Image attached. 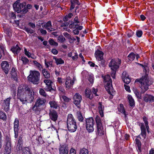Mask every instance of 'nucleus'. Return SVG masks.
Returning <instances> with one entry per match:
<instances>
[{
	"instance_id": "obj_1",
	"label": "nucleus",
	"mask_w": 154,
	"mask_h": 154,
	"mask_svg": "<svg viewBox=\"0 0 154 154\" xmlns=\"http://www.w3.org/2000/svg\"><path fill=\"white\" fill-rule=\"evenodd\" d=\"M143 67V72L145 73L144 75L140 78L137 79L135 81V82H138L140 88L141 89V93H144L149 89V86L151 85L153 82V80L152 78L149 79L147 73L149 72L148 67L146 65L137 63Z\"/></svg>"
},
{
	"instance_id": "obj_2",
	"label": "nucleus",
	"mask_w": 154,
	"mask_h": 154,
	"mask_svg": "<svg viewBox=\"0 0 154 154\" xmlns=\"http://www.w3.org/2000/svg\"><path fill=\"white\" fill-rule=\"evenodd\" d=\"M24 89L22 86L18 88L17 92V98L22 102L23 104H26L27 103H31L33 100L34 97L30 95L26 96V93L24 91Z\"/></svg>"
},
{
	"instance_id": "obj_3",
	"label": "nucleus",
	"mask_w": 154,
	"mask_h": 154,
	"mask_svg": "<svg viewBox=\"0 0 154 154\" xmlns=\"http://www.w3.org/2000/svg\"><path fill=\"white\" fill-rule=\"evenodd\" d=\"M67 125L68 130L71 132H74L77 129V126L75 121L71 114H69L68 116Z\"/></svg>"
},
{
	"instance_id": "obj_4",
	"label": "nucleus",
	"mask_w": 154,
	"mask_h": 154,
	"mask_svg": "<svg viewBox=\"0 0 154 154\" xmlns=\"http://www.w3.org/2000/svg\"><path fill=\"white\" fill-rule=\"evenodd\" d=\"M40 74L39 72L31 71L28 77V79L34 84H38L40 80Z\"/></svg>"
},
{
	"instance_id": "obj_5",
	"label": "nucleus",
	"mask_w": 154,
	"mask_h": 154,
	"mask_svg": "<svg viewBox=\"0 0 154 154\" xmlns=\"http://www.w3.org/2000/svg\"><path fill=\"white\" fill-rule=\"evenodd\" d=\"M103 79L104 80L106 83L105 86V89L108 93L112 95V97L110 96V98H112L113 91L112 86V81L110 76L109 75H107L104 76Z\"/></svg>"
},
{
	"instance_id": "obj_6",
	"label": "nucleus",
	"mask_w": 154,
	"mask_h": 154,
	"mask_svg": "<svg viewBox=\"0 0 154 154\" xmlns=\"http://www.w3.org/2000/svg\"><path fill=\"white\" fill-rule=\"evenodd\" d=\"M121 63V60L117 59H112L109 63V66L113 71L111 75L113 78H115V75L116 71L119 68Z\"/></svg>"
},
{
	"instance_id": "obj_7",
	"label": "nucleus",
	"mask_w": 154,
	"mask_h": 154,
	"mask_svg": "<svg viewBox=\"0 0 154 154\" xmlns=\"http://www.w3.org/2000/svg\"><path fill=\"white\" fill-rule=\"evenodd\" d=\"M95 120L97 125V134L99 136H102L104 134V131L101 120L98 116H96Z\"/></svg>"
},
{
	"instance_id": "obj_8",
	"label": "nucleus",
	"mask_w": 154,
	"mask_h": 154,
	"mask_svg": "<svg viewBox=\"0 0 154 154\" xmlns=\"http://www.w3.org/2000/svg\"><path fill=\"white\" fill-rule=\"evenodd\" d=\"M94 121L92 117L86 119V129L89 132H93L94 130L93 126Z\"/></svg>"
},
{
	"instance_id": "obj_9",
	"label": "nucleus",
	"mask_w": 154,
	"mask_h": 154,
	"mask_svg": "<svg viewBox=\"0 0 154 154\" xmlns=\"http://www.w3.org/2000/svg\"><path fill=\"white\" fill-rule=\"evenodd\" d=\"M73 103L78 107L80 106V103L82 100L81 95L79 93H76L73 96Z\"/></svg>"
},
{
	"instance_id": "obj_10",
	"label": "nucleus",
	"mask_w": 154,
	"mask_h": 154,
	"mask_svg": "<svg viewBox=\"0 0 154 154\" xmlns=\"http://www.w3.org/2000/svg\"><path fill=\"white\" fill-rule=\"evenodd\" d=\"M19 5V3L17 2L15 3L13 5V7L14 9L18 13H19L20 12L21 14H25L28 11L27 9L25 8H24L22 10H21L20 8V7Z\"/></svg>"
},
{
	"instance_id": "obj_11",
	"label": "nucleus",
	"mask_w": 154,
	"mask_h": 154,
	"mask_svg": "<svg viewBox=\"0 0 154 154\" xmlns=\"http://www.w3.org/2000/svg\"><path fill=\"white\" fill-rule=\"evenodd\" d=\"M49 115L50 119L55 122L57 120L58 117L57 112L55 110L50 109Z\"/></svg>"
},
{
	"instance_id": "obj_12",
	"label": "nucleus",
	"mask_w": 154,
	"mask_h": 154,
	"mask_svg": "<svg viewBox=\"0 0 154 154\" xmlns=\"http://www.w3.org/2000/svg\"><path fill=\"white\" fill-rule=\"evenodd\" d=\"M7 142L5 147V152L7 153H10L11 150V139L9 137H6Z\"/></svg>"
},
{
	"instance_id": "obj_13",
	"label": "nucleus",
	"mask_w": 154,
	"mask_h": 154,
	"mask_svg": "<svg viewBox=\"0 0 154 154\" xmlns=\"http://www.w3.org/2000/svg\"><path fill=\"white\" fill-rule=\"evenodd\" d=\"M1 66L3 70L6 74H7L10 69V67L8 62L6 61L2 62L1 63Z\"/></svg>"
},
{
	"instance_id": "obj_14",
	"label": "nucleus",
	"mask_w": 154,
	"mask_h": 154,
	"mask_svg": "<svg viewBox=\"0 0 154 154\" xmlns=\"http://www.w3.org/2000/svg\"><path fill=\"white\" fill-rule=\"evenodd\" d=\"M143 100L146 102H154V96L150 94H146L143 97Z\"/></svg>"
},
{
	"instance_id": "obj_15",
	"label": "nucleus",
	"mask_w": 154,
	"mask_h": 154,
	"mask_svg": "<svg viewBox=\"0 0 154 154\" xmlns=\"http://www.w3.org/2000/svg\"><path fill=\"white\" fill-rule=\"evenodd\" d=\"M122 79L124 82L127 84H128L131 82L130 79L126 72L124 71L122 73Z\"/></svg>"
},
{
	"instance_id": "obj_16",
	"label": "nucleus",
	"mask_w": 154,
	"mask_h": 154,
	"mask_svg": "<svg viewBox=\"0 0 154 154\" xmlns=\"http://www.w3.org/2000/svg\"><path fill=\"white\" fill-rule=\"evenodd\" d=\"M74 83L73 80L70 79L69 77L67 78L65 82V86L67 89L71 88Z\"/></svg>"
},
{
	"instance_id": "obj_17",
	"label": "nucleus",
	"mask_w": 154,
	"mask_h": 154,
	"mask_svg": "<svg viewBox=\"0 0 154 154\" xmlns=\"http://www.w3.org/2000/svg\"><path fill=\"white\" fill-rule=\"evenodd\" d=\"M95 57L98 60H101L103 58V53L100 50H97L95 54Z\"/></svg>"
},
{
	"instance_id": "obj_18",
	"label": "nucleus",
	"mask_w": 154,
	"mask_h": 154,
	"mask_svg": "<svg viewBox=\"0 0 154 154\" xmlns=\"http://www.w3.org/2000/svg\"><path fill=\"white\" fill-rule=\"evenodd\" d=\"M59 154H68V150L67 148L65 145L61 146L59 148Z\"/></svg>"
},
{
	"instance_id": "obj_19",
	"label": "nucleus",
	"mask_w": 154,
	"mask_h": 154,
	"mask_svg": "<svg viewBox=\"0 0 154 154\" xmlns=\"http://www.w3.org/2000/svg\"><path fill=\"white\" fill-rule=\"evenodd\" d=\"M85 96L86 97L90 99L93 98V94H91V90L89 88H87L85 90Z\"/></svg>"
},
{
	"instance_id": "obj_20",
	"label": "nucleus",
	"mask_w": 154,
	"mask_h": 154,
	"mask_svg": "<svg viewBox=\"0 0 154 154\" xmlns=\"http://www.w3.org/2000/svg\"><path fill=\"white\" fill-rule=\"evenodd\" d=\"M135 57H136V58L137 60L140 57V56L138 54H135L132 52L129 54L128 56V57L129 60L132 61L134 59Z\"/></svg>"
},
{
	"instance_id": "obj_21",
	"label": "nucleus",
	"mask_w": 154,
	"mask_h": 154,
	"mask_svg": "<svg viewBox=\"0 0 154 154\" xmlns=\"http://www.w3.org/2000/svg\"><path fill=\"white\" fill-rule=\"evenodd\" d=\"M49 91H52V93H54L56 88L53 82L51 80H49Z\"/></svg>"
},
{
	"instance_id": "obj_22",
	"label": "nucleus",
	"mask_w": 154,
	"mask_h": 154,
	"mask_svg": "<svg viewBox=\"0 0 154 154\" xmlns=\"http://www.w3.org/2000/svg\"><path fill=\"white\" fill-rule=\"evenodd\" d=\"M98 109L101 117H103V111L104 109V107L102 105V102H99L98 103Z\"/></svg>"
},
{
	"instance_id": "obj_23",
	"label": "nucleus",
	"mask_w": 154,
	"mask_h": 154,
	"mask_svg": "<svg viewBox=\"0 0 154 154\" xmlns=\"http://www.w3.org/2000/svg\"><path fill=\"white\" fill-rule=\"evenodd\" d=\"M22 154H32L30 149L28 147H24L20 149Z\"/></svg>"
},
{
	"instance_id": "obj_24",
	"label": "nucleus",
	"mask_w": 154,
	"mask_h": 154,
	"mask_svg": "<svg viewBox=\"0 0 154 154\" xmlns=\"http://www.w3.org/2000/svg\"><path fill=\"white\" fill-rule=\"evenodd\" d=\"M11 98H8L6 100H4L5 105L4 107L5 109L8 110L9 108V105L10 103V101Z\"/></svg>"
},
{
	"instance_id": "obj_25",
	"label": "nucleus",
	"mask_w": 154,
	"mask_h": 154,
	"mask_svg": "<svg viewBox=\"0 0 154 154\" xmlns=\"http://www.w3.org/2000/svg\"><path fill=\"white\" fill-rule=\"evenodd\" d=\"M24 89V91L26 92V91L27 92V94L28 95H30L31 94H32V95L33 96V97H34V92H32V90L31 88L28 86H27L25 87V88H23Z\"/></svg>"
},
{
	"instance_id": "obj_26",
	"label": "nucleus",
	"mask_w": 154,
	"mask_h": 154,
	"mask_svg": "<svg viewBox=\"0 0 154 154\" xmlns=\"http://www.w3.org/2000/svg\"><path fill=\"white\" fill-rule=\"evenodd\" d=\"M140 128L141 129V135L144 137V138H145L146 136V130L143 124H141Z\"/></svg>"
},
{
	"instance_id": "obj_27",
	"label": "nucleus",
	"mask_w": 154,
	"mask_h": 154,
	"mask_svg": "<svg viewBox=\"0 0 154 154\" xmlns=\"http://www.w3.org/2000/svg\"><path fill=\"white\" fill-rule=\"evenodd\" d=\"M21 50L20 48L19 47L18 45H17L15 46L14 47L11 49L12 51L15 54H17Z\"/></svg>"
},
{
	"instance_id": "obj_28",
	"label": "nucleus",
	"mask_w": 154,
	"mask_h": 154,
	"mask_svg": "<svg viewBox=\"0 0 154 154\" xmlns=\"http://www.w3.org/2000/svg\"><path fill=\"white\" fill-rule=\"evenodd\" d=\"M49 103L51 108L57 109L58 107V104L55 101H50Z\"/></svg>"
},
{
	"instance_id": "obj_29",
	"label": "nucleus",
	"mask_w": 154,
	"mask_h": 154,
	"mask_svg": "<svg viewBox=\"0 0 154 154\" xmlns=\"http://www.w3.org/2000/svg\"><path fill=\"white\" fill-rule=\"evenodd\" d=\"M18 144L19 145H17V148H18L19 150H20V149L22 148L23 139L22 137L21 136L19 137Z\"/></svg>"
},
{
	"instance_id": "obj_30",
	"label": "nucleus",
	"mask_w": 154,
	"mask_h": 154,
	"mask_svg": "<svg viewBox=\"0 0 154 154\" xmlns=\"http://www.w3.org/2000/svg\"><path fill=\"white\" fill-rule=\"evenodd\" d=\"M128 98L129 100L130 105L131 106H134L135 102L132 96L130 95H128Z\"/></svg>"
},
{
	"instance_id": "obj_31",
	"label": "nucleus",
	"mask_w": 154,
	"mask_h": 154,
	"mask_svg": "<svg viewBox=\"0 0 154 154\" xmlns=\"http://www.w3.org/2000/svg\"><path fill=\"white\" fill-rule=\"evenodd\" d=\"M118 110L119 111L123 113V114L125 115V116H126L125 109L122 104H120L119 106L118 107Z\"/></svg>"
},
{
	"instance_id": "obj_32",
	"label": "nucleus",
	"mask_w": 154,
	"mask_h": 154,
	"mask_svg": "<svg viewBox=\"0 0 154 154\" xmlns=\"http://www.w3.org/2000/svg\"><path fill=\"white\" fill-rule=\"evenodd\" d=\"M49 43L50 45L54 47H57L58 45V43L51 38L49 40Z\"/></svg>"
},
{
	"instance_id": "obj_33",
	"label": "nucleus",
	"mask_w": 154,
	"mask_h": 154,
	"mask_svg": "<svg viewBox=\"0 0 154 154\" xmlns=\"http://www.w3.org/2000/svg\"><path fill=\"white\" fill-rule=\"evenodd\" d=\"M46 101L45 100H42L40 99H37L36 103V105H38V106H40L42 105L45 103Z\"/></svg>"
},
{
	"instance_id": "obj_34",
	"label": "nucleus",
	"mask_w": 154,
	"mask_h": 154,
	"mask_svg": "<svg viewBox=\"0 0 154 154\" xmlns=\"http://www.w3.org/2000/svg\"><path fill=\"white\" fill-rule=\"evenodd\" d=\"M23 30L25 31L28 33H30L31 34L34 33L35 31L33 29L27 27H25L23 29Z\"/></svg>"
},
{
	"instance_id": "obj_35",
	"label": "nucleus",
	"mask_w": 154,
	"mask_h": 154,
	"mask_svg": "<svg viewBox=\"0 0 154 154\" xmlns=\"http://www.w3.org/2000/svg\"><path fill=\"white\" fill-rule=\"evenodd\" d=\"M19 123L18 120L16 119L14 123V130H18Z\"/></svg>"
},
{
	"instance_id": "obj_36",
	"label": "nucleus",
	"mask_w": 154,
	"mask_h": 154,
	"mask_svg": "<svg viewBox=\"0 0 154 154\" xmlns=\"http://www.w3.org/2000/svg\"><path fill=\"white\" fill-rule=\"evenodd\" d=\"M33 63H34V65L36 66L39 70H41L42 69V65L40 63L36 61H33Z\"/></svg>"
},
{
	"instance_id": "obj_37",
	"label": "nucleus",
	"mask_w": 154,
	"mask_h": 154,
	"mask_svg": "<svg viewBox=\"0 0 154 154\" xmlns=\"http://www.w3.org/2000/svg\"><path fill=\"white\" fill-rule=\"evenodd\" d=\"M11 74L12 77L14 79L16 78L17 76V73L14 68L13 67L11 69Z\"/></svg>"
},
{
	"instance_id": "obj_38",
	"label": "nucleus",
	"mask_w": 154,
	"mask_h": 154,
	"mask_svg": "<svg viewBox=\"0 0 154 154\" xmlns=\"http://www.w3.org/2000/svg\"><path fill=\"white\" fill-rule=\"evenodd\" d=\"M54 59L57 65L62 64L64 63V61L60 58H58L57 57H55Z\"/></svg>"
},
{
	"instance_id": "obj_39",
	"label": "nucleus",
	"mask_w": 154,
	"mask_h": 154,
	"mask_svg": "<svg viewBox=\"0 0 154 154\" xmlns=\"http://www.w3.org/2000/svg\"><path fill=\"white\" fill-rule=\"evenodd\" d=\"M136 144L137 145L138 147V149L139 150H140V148L141 146V143L140 141L138 139L136 138L135 140Z\"/></svg>"
},
{
	"instance_id": "obj_40",
	"label": "nucleus",
	"mask_w": 154,
	"mask_h": 154,
	"mask_svg": "<svg viewBox=\"0 0 154 154\" xmlns=\"http://www.w3.org/2000/svg\"><path fill=\"white\" fill-rule=\"evenodd\" d=\"M78 118L79 121L82 122L84 118L80 111H78L77 112Z\"/></svg>"
},
{
	"instance_id": "obj_41",
	"label": "nucleus",
	"mask_w": 154,
	"mask_h": 154,
	"mask_svg": "<svg viewBox=\"0 0 154 154\" xmlns=\"http://www.w3.org/2000/svg\"><path fill=\"white\" fill-rule=\"evenodd\" d=\"M0 119L3 120H5L6 119V115L1 111H0Z\"/></svg>"
},
{
	"instance_id": "obj_42",
	"label": "nucleus",
	"mask_w": 154,
	"mask_h": 154,
	"mask_svg": "<svg viewBox=\"0 0 154 154\" xmlns=\"http://www.w3.org/2000/svg\"><path fill=\"white\" fill-rule=\"evenodd\" d=\"M88 150L87 149L84 148L81 149L79 154H88Z\"/></svg>"
},
{
	"instance_id": "obj_43",
	"label": "nucleus",
	"mask_w": 154,
	"mask_h": 154,
	"mask_svg": "<svg viewBox=\"0 0 154 154\" xmlns=\"http://www.w3.org/2000/svg\"><path fill=\"white\" fill-rule=\"evenodd\" d=\"M134 92L138 98L140 99L141 98V94L140 93L139 91L137 89H135L134 90Z\"/></svg>"
},
{
	"instance_id": "obj_44",
	"label": "nucleus",
	"mask_w": 154,
	"mask_h": 154,
	"mask_svg": "<svg viewBox=\"0 0 154 154\" xmlns=\"http://www.w3.org/2000/svg\"><path fill=\"white\" fill-rule=\"evenodd\" d=\"M61 97L63 100V101L65 102H68L71 99L63 95Z\"/></svg>"
},
{
	"instance_id": "obj_45",
	"label": "nucleus",
	"mask_w": 154,
	"mask_h": 154,
	"mask_svg": "<svg viewBox=\"0 0 154 154\" xmlns=\"http://www.w3.org/2000/svg\"><path fill=\"white\" fill-rule=\"evenodd\" d=\"M42 73L44 76L46 78H48V72L47 71V69H44L42 70Z\"/></svg>"
},
{
	"instance_id": "obj_46",
	"label": "nucleus",
	"mask_w": 154,
	"mask_h": 154,
	"mask_svg": "<svg viewBox=\"0 0 154 154\" xmlns=\"http://www.w3.org/2000/svg\"><path fill=\"white\" fill-rule=\"evenodd\" d=\"M21 60L23 61V63L24 64H26L29 61L28 59L27 58L24 57H22Z\"/></svg>"
},
{
	"instance_id": "obj_47",
	"label": "nucleus",
	"mask_w": 154,
	"mask_h": 154,
	"mask_svg": "<svg viewBox=\"0 0 154 154\" xmlns=\"http://www.w3.org/2000/svg\"><path fill=\"white\" fill-rule=\"evenodd\" d=\"M39 93L41 95L45 97H46L47 96V94L45 92V90L43 89L42 88L40 90Z\"/></svg>"
},
{
	"instance_id": "obj_48",
	"label": "nucleus",
	"mask_w": 154,
	"mask_h": 154,
	"mask_svg": "<svg viewBox=\"0 0 154 154\" xmlns=\"http://www.w3.org/2000/svg\"><path fill=\"white\" fill-rule=\"evenodd\" d=\"M40 106H38V105H36V103L33 106L32 108V110L33 111H35V112H37L39 111V107Z\"/></svg>"
},
{
	"instance_id": "obj_49",
	"label": "nucleus",
	"mask_w": 154,
	"mask_h": 154,
	"mask_svg": "<svg viewBox=\"0 0 154 154\" xmlns=\"http://www.w3.org/2000/svg\"><path fill=\"white\" fill-rule=\"evenodd\" d=\"M49 31H50V32L54 31L55 30V29L53 28L52 27V26L51 23V21H49Z\"/></svg>"
},
{
	"instance_id": "obj_50",
	"label": "nucleus",
	"mask_w": 154,
	"mask_h": 154,
	"mask_svg": "<svg viewBox=\"0 0 154 154\" xmlns=\"http://www.w3.org/2000/svg\"><path fill=\"white\" fill-rule=\"evenodd\" d=\"M58 40L61 42H63L65 41L66 39L63 35H60L58 37Z\"/></svg>"
},
{
	"instance_id": "obj_51",
	"label": "nucleus",
	"mask_w": 154,
	"mask_h": 154,
	"mask_svg": "<svg viewBox=\"0 0 154 154\" xmlns=\"http://www.w3.org/2000/svg\"><path fill=\"white\" fill-rule=\"evenodd\" d=\"M36 140L37 141V143L38 144H42L43 143V141L42 140L41 137H38L37 139H36Z\"/></svg>"
},
{
	"instance_id": "obj_52",
	"label": "nucleus",
	"mask_w": 154,
	"mask_h": 154,
	"mask_svg": "<svg viewBox=\"0 0 154 154\" xmlns=\"http://www.w3.org/2000/svg\"><path fill=\"white\" fill-rule=\"evenodd\" d=\"M75 28H76L78 30H81L82 28V26H79L78 24L75 25Z\"/></svg>"
},
{
	"instance_id": "obj_53",
	"label": "nucleus",
	"mask_w": 154,
	"mask_h": 154,
	"mask_svg": "<svg viewBox=\"0 0 154 154\" xmlns=\"http://www.w3.org/2000/svg\"><path fill=\"white\" fill-rule=\"evenodd\" d=\"M28 25L33 29H34L35 28V24L29 22L28 24Z\"/></svg>"
},
{
	"instance_id": "obj_54",
	"label": "nucleus",
	"mask_w": 154,
	"mask_h": 154,
	"mask_svg": "<svg viewBox=\"0 0 154 154\" xmlns=\"http://www.w3.org/2000/svg\"><path fill=\"white\" fill-rule=\"evenodd\" d=\"M143 121L145 123V126H147L148 127V122L147 121V118L145 116H144L143 118Z\"/></svg>"
},
{
	"instance_id": "obj_55",
	"label": "nucleus",
	"mask_w": 154,
	"mask_h": 154,
	"mask_svg": "<svg viewBox=\"0 0 154 154\" xmlns=\"http://www.w3.org/2000/svg\"><path fill=\"white\" fill-rule=\"evenodd\" d=\"M143 34L142 31H138L136 32V35L137 37H140Z\"/></svg>"
},
{
	"instance_id": "obj_56",
	"label": "nucleus",
	"mask_w": 154,
	"mask_h": 154,
	"mask_svg": "<svg viewBox=\"0 0 154 154\" xmlns=\"http://www.w3.org/2000/svg\"><path fill=\"white\" fill-rule=\"evenodd\" d=\"M24 52L25 54L26 55L29 57H30V53L28 51H27L26 48L24 49Z\"/></svg>"
},
{
	"instance_id": "obj_57",
	"label": "nucleus",
	"mask_w": 154,
	"mask_h": 154,
	"mask_svg": "<svg viewBox=\"0 0 154 154\" xmlns=\"http://www.w3.org/2000/svg\"><path fill=\"white\" fill-rule=\"evenodd\" d=\"M68 39L69 40V42L70 43H73L76 40V39L74 37H71V36Z\"/></svg>"
},
{
	"instance_id": "obj_58",
	"label": "nucleus",
	"mask_w": 154,
	"mask_h": 154,
	"mask_svg": "<svg viewBox=\"0 0 154 154\" xmlns=\"http://www.w3.org/2000/svg\"><path fill=\"white\" fill-rule=\"evenodd\" d=\"M88 80L91 83H93L94 82V77L90 75Z\"/></svg>"
},
{
	"instance_id": "obj_59",
	"label": "nucleus",
	"mask_w": 154,
	"mask_h": 154,
	"mask_svg": "<svg viewBox=\"0 0 154 154\" xmlns=\"http://www.w3.org/2000/svg\"><path fill=\"white\" fill-rule=\"evenodd\" d=\"M63 34L66 38H67L68 39L71 36L67 32L63 33Z\"/></svg>"
},
{
	"instance_id": "obj_60",
	"label": "nucleus",
	"mask_w": 154,
	"mask_h": 154,
	"mask_svg": "<svg viewBox=\"0 0 154 154\" xmlns=\"http://www.w3.org/2000/svg\"><path fill=\"white\" fill-rule=\"evenodd\" d=\"M70 2L71 3V5L70 8V10H71L74 8L75 6L74 4L73 3V2H72V0H71Z\"/></svg>"
},
{
	"instance_id": "obj_61",
	"label": "nucleus",
	"mask_w": 154,
	"mask_h": 154,
	"mask_svg": "<svg viewBox=\"0 0 154 154\" xmlns=\"http://www.w3.org/2000/svg\"><path fill=\"white\" fill-rule=\"evenodd\" d=\"M10 17L13 19H15L16 18V16L15 14L13 12L11 13L9 15Z\"/></svg>"
},
{
	"instance_id": "obj_62",
	"label": "nucleus",
	"mask_w": 154,
	"mask_h": 154,
	"mask_svg": "<svg viewBox=\"0 0 154 154\" xmlns=\"http://www.w3.org/2000/svg\"><path fill=\"white\" fill-rule=\"evenodd\" d=\"M59 90L61 91V92L63 94H65V91L64 89V88L60 86L59 87Z\"/></svg>"
},
{
	"instance_id": "obj_63",
	"label": "nucleus",
	"mask_w": 154,
	"mask_h": 154,
	"mask_svg": "<svg viewBox=\"0 0 154 154\" xmlns=\"http://www.w3.org/2000/svg\"><path fill=\"white\" fill-rule=\"evenodd\" d=\"M97 90L95 89L94 88H92V92L93 94H94L96 96H97L98 95L97 94Z\"/></svg>"
},
{
	"instance_id": "obj_64",
	"label": "nucleus",
	"mask_w": 154,
	"mask_h": 154,
	"mask_svg": "<svg viewBox=\"0 0 154 154\" xmlns=\"http://www.w3.org/2000/svg\"><path fill=\"white\" fill-rule=\"evenodd\" d=\"M57 32H51V33L50 34V35L51 37H53V35H54V37H56L57 36Z\"/></svg>"
}]
</instances>
